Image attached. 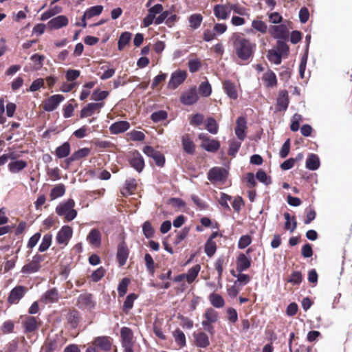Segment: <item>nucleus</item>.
<instances>
[{
	"mask_svg": "<svg viewBox=\"0 0 352 352\" xmlns=\"http://www.w3.org/2000/svg\"><path fill=\"white\" fill-rule=\"evenodd\" d=\"M232 45L236 56L241 61L250 63L254 58L256 43L251 39L234 34L232 37Z\"/></svg>",
	"mask_w": 352,
	"mask_h": 352,
	"instance_id": "obj_1",
	"label": "nucleus"
},
{
	"mask_svg": "<svg viewBox=\"0 0 352 352\" xmlns=\"http://www.w3.org/2000/svg\"><path fill=\"white\" fill-rule=\"evenodd\" d=\"M74 201L72 199H69L56 206V212L58 216H64L65 221H71L77 215V211L74 209Z\"/></svg>",
	"mask_w": 352,
	"mask_h": 352,
	"instance_id": "obj_2",
	"label": "nucleus"
},
{
	"mask_svg": "<svg viewBox=\"0 0 352 352\" xmlns=\"http://www.w3.org/2000/svg\"><path fill=\"white\" fill-rule=\"evenodd\" d=\"M286 23L279 25H270L269 28V33L274 39H283L288 41L289 38V31L293 28L290 26L291 22L287 21Z\"/></svg>",
	"mask_w": 352,
	"mask_h": 352,
	"instance_id": "obj_3",
	"label": "nucleus"
},
{
	"mask_svg": "<svg viewBox=\"0 0 352 352\" xmlns=\"http://www.w3.org/2000/svg\"><path fill=\"white\" fill-rule=\"evenodd\" d=\"M120 337L122 339V346L124 348L123 352H134L133 333L132 330L127 327H122L120 329Z\"/></svg>",
	"mask_w": 352,
	"mask_h": 352,
	"instance_id": "obj_4",
	"label": "nucleus"
},
{
	"mask_svg": "<svg viewBox=\"0 0 352 352\" xmlns=\"http://www.w3.org/2000/svg\"><path fill=\"white\" fill-rule=\"evenodd\" d=\"M44 260L43 256L36 254L31 261L24 265L21 270L23 274H30L37 272L41 268V262Z\"/></svg>",
	"mask_w": 352,
	"mask_h": 352,
	"instance_id": "obj_5",
	"label": "nucleus"
},
{
	"mask_svg": "<svg viewBox=\"0 0 352 352\" xmlns=\"http://www.w3.org/2000/svg\"><path fill=\"white\" fill-rule=\"evenodd\" d=\"M128 162L129 165L138 173H141L145 166L143 156L137 150H133L129 153Z\"/></svg>",
	"mask_w": 352,
	"mask_h": 352,
	"instance_id": "obj_6",
	"label": "nucleus"
},
{
	"mask_svg": "<svg viewBox=\"0 0 352 352\" xmlns=\"http://www.w3.org/2000/svg\"><path fill=\"white\" fill-rule=\"evenodd\" d=\"M41 325V322L38 317L26 316L22 322V326L25 333H30L37 331Z\"/></svg>",
	"mask_w": 352,
	"mask_h": 352,
	"instance_id": "obj_7",
	"label": "nucleus"
},
{
	"mask_svg": "<svg viewBox=\"0 0 352 352\" xmlns=\"http://www.w3.org/2000/svg\"><path fill=\"white\" fill-rule=\"evenodd\" d=\"M187 78V72L184 70H177L174 72L170 76L168 83V87L171 89H175L182 84Z\"/></svg>",
	"mask_w": 352,
	"mask_h": 352,
	"instance_id": "obj_8",
	"label": "nucleus"
},
{
	"mask_svg": "<svg viewBox=\"0 0 352 352\" xmlns=\"http://www.w3.org/2000/svg\"><path fill=\"white\" fill-rule=\"evenodd\" d=\"M143 152L148 157L153 158L157 166H164L165 164V157L161 152L155 150L151 146H144Z\"/></svg>",
	"mask_w": 352,
	"mask_h": 352,
	"instance_id": "obj_9",
	"label": "nucleus"
},
{
	"mask_svg": "<svg viewBox=\"0 0 352 352\" xmlns=\"http://www.w3.org/2000/svg\"><path fill=\"white\" fill-rule=\"evenodd\" d=\"M73 230L69 226H63L58 232L56 241L60 245H67L70 239L72 237Z\"/></svg>",
	"mask_w": 352,
	"mask_h": 352,
	"instance_id": "obj_10",
	"label": "nucleus"
},
{
	"mask_svg": "<svg viewBox=\"0 0 352 352\" xmlns=\"http://www.w3.org/2000/svg\"><path fill=\"white\" fill-rule=\"evenodd\" d=\"M67 326L72 329H76L81 321V316L80 312L75 309H69L65 315Z\"/></svg>",
	"mask_w": 352,
	"mask_h": 352,
	"instance_id": "obj_11",
	"label": "nucleus"
},
{
	"mask_svg": "<svg viewBox=\"0 0 352 352\" xmlns=\"http://www.w3.org/2000/svg\"><path fill=\"white\" fill-rule=\"evenodd\" d=\"M27 292V288L22 285L14 287L10 292L7 301L10 305L17 304L24 296Z\"/></svg>",
	"mask_w": 352,
	"mask_h": 352,
	"instance_id": "obj_12",
	"label": "nucleus"
},
{
	"mask_svg": "<svg viewBox=\"0 0 352 352\" xmlns=\"http://www.w3.org/2000/svg\"><path fill=\"white\" fill-rule=\"evenodd\" d=\"M65 99V97L60 94H55L46 99L43 104V108L45 111H53L59 104Z\"/></svg>",
	"mask_w": 352,
	"mask_h": 352,
	"instance_id": "obj_13",
	"label": "nucleus"
},
{
	"mask_svg": "<svg viewBox=\"0 0 352 352\" xmlns=\"http://www.w3.org/2000/svg\"><path fill=\"white\" fill-rule=\"evenodd\" d=\"M228 171L221 167L212 168L208 173V178L210 182H223L228 177Z\"/></svg>",
	"mask_w": 352,
	"mask_h": 352,
	"instance_id": "obj_14",
	"label": "nucleus"
},
{
	"mask_svg": "<svg viewBox=\"0 0 352 352\" xmlns=\"http://www.w3.org/2000/svg\"><path fill=\"white\" fill-rule=\"evenodd\" d=\"M104 105V102H91L84 107L81 111L80 116L81 118L89 117L95 113H100V109Z\"/></svg>",
	"mask_w": 352,
	"mask_h": 352,
	"instance_id": "obj_15",
	"label": "nucleus"
},
{
	"mask_svg": "<svg viewBox=\"0 0 352 352\" xmlns=\"http://www.w3.org/2000/svg\"><path fill=\"white\" fill-rule=\"evenodd\" d=\"M199 100L197 89L195 87L185 91L180 97V101L183 104L192 105Z\"/></svg>",
	"mask_w": 352,
	"mask_h": 352,
	"instance_id": "obj_16",
	"label": "nucleus"
},
{
	"mask_svg": "<svg viewBox=\"0 0 352 352\" xmlns=\"http://www.w3.org/2000/svg\"><path fill=\"white\" fill-rule=\"evenodd\" d=\"M129 250L124 241L118 245L116 258L120 267L124 265L129 257Z\"/></svg>",
	"mask_w": 352,
	"mask_h": 352,
	"instance_id": "obj_17",
	"label": "nucleus"
},
{
	"mask_svg": "<svg viewBox=\"0 0 352 352\" xmlns=\"http://www.w3.org/2000/svg\"><path fill=\"white\" fill-rule=\"evenodd\" d=\"M192 336L195 345L197 347L206 348L210 344L208 336L204 331L194 332Z\"/></svg>",
	"mask_w": 352,
	"mask_h": 352,
	"instance_id": "obj_18",
	"label": "nucleus"
},
{
	"mask_svg": "<svg viewBox=\"0 0 352 352\" xmlns=\"http://www.w3.org/2000/svg\"><path fill=\"white\" fill-rule=\"evenodd\" d=\"M236 123V126L234 129L235 134L240 140L243 141L246 137V119L243 116H240L237 118Z\"/></svg>",
	"mask_w": 352,
	"mask_h": 352,
	"instance_id": "obj_19",
	"label": "nucleus"
},
{
	"mask_svg": "<svg viewBox=\"0 0 352 352\" xmlns=\"http://www.w3.org/2000/svg\"><path fill=\"white\" fill-rule=\"evenodd\" d=\"M91 149L89 148H82L78 151L74 152L72 155L65 160L67 166H69L70 164L75 161H78L82 158H85L89 155Z\"/></svg>",
	"mask_w": 352,
	"mask_h": 352,
	"instance_id": "obj_20",
	"label": "nucleus"
},
{
	"mask_svg": "<svg viewBox=\"0 0 352 352\" xmlns=\"http://www.w3.org/2000/svg\"><path fill=\"white\" fill-rule=\"evenodd\" d=\"M68 18L65 15H59L49 21L47 25L52 30H58L68 25Z\"/></svg>",
	"mask_w": 352,
	"mask_h": 352,
	"instance_id": "obj_21",
	"label": "nucleus"
},
{
	"mask_svg": "<svg viewBox=\"0 0 352 352\" xmlns=\"http://www.w3.org/2000/svg\"><path fill=\"white\" fill-rule=\"evenodd\" d=\"M93 344L104 351L111 349V338L109 336H98L94 339Z\"/></svg>",
	"mask_w": 352,
	"mask_h": 352,
	"instance_id": "obj_22",
	"label": "nucleus"
},
{
	"mask_svg": "<svg viewBox=\"0 0 352 352\" xmlns=\"http://www.w3.org/2000/svg\"><path fill=\"white\" fill-rule=\"evenodd\" d=\"M59 299V294L56 288L54 287L46 292L41 298V301L45 304L53 303L58 302Z\"/></svg>",
	"mask_w": 352,
	"mask_h": 352,
	"instance_id": "obj_23",
	"label": "nucleus"
},
{
	"mask_svg": "<svg viewBox=\"0 0 352 352\" xmlns=\"http://www.w3.org/2000/svg\"><path fill=\"white\" fill-rule=\"evenodd\" d=\"M101 232L96 228L91 229L87 236V241L89 243L96 248H99L101 245Z\"/></svg>",
	"mask_w": 352,
	"mask_h": 352,
	"instance_id": "obj_24",
	"label": "nucleus"
},
{
	"mask_svg": "<svg viewBox=\"0 0 352 352\" xmlns=\"http://www.w3.org/2000/svg\"><path fill=\"white\" fill-rule=\"evenodd\" d=\"M130 127V124L127 121H118L113 123L109 131L111 134H119L126 131Z\"/></svg>",
	"mask_w": 352,
	"mask_h": 352,
	"instance_id": "obj_25",
	"label": "nucleus"
},
{
	"mask_svg": "<svg viewBox=\"0 0 352 352\" xmlns=\"http://www.w3.org/2000/svg\"><path fill=\"white\" fill-rule=\"evenodd\" d=\"M251 265V258L241 253L236 260V270L239 272L248 270Z\"/></svg>",
	"mask_w": 352,
	"mask_h": 352,
	"instance_id": "obj_26",
	"label": "nucleus"
},
{
	"mask_svg": "<svg viewBox=\"0 0 352 352\" xmlns=\"http://www.w3.org/2000/svg\"><path fill=\"white\" fill-rule=\"evenodd\" d=\"M137 189V182L135 179H129L125 181L124 186L121 190L124 196H128L135 193Z\"/></svg>",
	"mask_w": 352,
	"mask_h": 352,
	"instance_id": "obj_27",
	"label": "nucleus"
},
{
	"mask_svg": "<svg viewBox=\"0 0 352 352\" xmlns=\"http://www.w3.org/2000/svg\"><path fill=\"white\" fill-rule=\"evenodd\" d=\"M182 144L184 151L190 155H192L195 152V144L190 138L188 134H185L182 138Z\"/></svg>",
	"mask_w": 352,
	"mask_h": 352,
	"instance_id": "obj_28",
	"label": "nucleus"
},
{
	"mask_svg": "<svg viewBox=\"0 0 352 352\" xmlns=\"http://www.w3.org/2000/svg\"><path fill=\"white\" fill-rule=\"evenodd\" d=\"M289 105L288 92L286 90H282L279 92L277 98V107L279 111H285Z\"/></svg>",
	"mask_w": 352,
	"mask_h": 352,
	"instance_id": "obj_29",
	"label": "nucleus"
},
{
	"mask_svg": "<svg viewBox=\"0 0 352 352\" xmlns=\"http://www.w3.org/2000/svg\"><path fill=\"white\" fill-rule=\"evenodd\" d=\"M223 88L226 94L232 99L236 100L238 98V93L234 82L230 80H225L223 82Z\"/></svg>",
	"mask_w": 352,
	"mask_h": 352,
	"instance_id": "obj_30",
	"label": "nucleus"
},
{
	"mask_svg": "<svg viewBox=\"0 0 352 352\" xmlns=\"http://www.w3.org/2000/svg\"><path fill=\"white\" fill-rule=\"evenodd\" d=\"M264 84L267 87H273L277 84V78L275 73L269 69L263 76L262 78Z\"/></svg>",
	"mask_w": 352,
	"mask_h": 352,
	"instance_id": "obj_31",
	"label": "nucleus"
},
{
	"mask_svg": "<svg viewBox=\"0 0 352 352\" xmlns=\"http://www.w3.org/2000/svg\"><path fill=\"white\" fill-rule=\"evenodd\" d=\"M214 14L218 19H226L229 16V11L226 5H216L214 6Z\"/></svg>",
	"mask_w": 352,
	"mask_h": 352,
	"instance_id": "obj_32",
	"label": "nucleus"
},
{
	"mask_svg": "<svg viewBox=\"0 0 352 352\" xmlns=\"http://www.w3.org/2000/svg\"><path fill=\"white\" fill-rule=\"evenodd\" d=\"M93 296L90 294H84L79 296L78 305L80 307H91L94 306Z\"/></svg>",
	"mask_w": 352,
	"mask_h": 352,
	"instance_id": "obj_33",
	"label": "nucleus"
},
{
	"mask_svg": "<svg viewBox=\"0 0 352 352\" xmlns=\"http://www.w3.org/2000/svg\"><path fill=\"white\" fill-rule=\"evenodd\" d=\"M70 151V144L68 142H65L56 148L55 155L58 158H65L69 155Z\"/></svg>",
	"mask_w": 352,
	"mask_h": 352,
	"instance_id": "obj_34",
	"label": "nucleus"
},
{
	"mask_svg": "<svg viewBox=\"0 0 352 352\" xmlns=\"http://www.w3.org/2000/svg\"><path fill=\"white\" fill-rule=\"evenodd\" d=\"M210 304L215 308H222L225 305L223 298L219 294L212 293L208 296Z\"/></svg>",
	"mask_w": 352,
	"mask_h": 352,
	"instance_id": "obj_35",
	"label": "nucleus"
},
{
	"mask_svg": "<svg viewBox=\"0 0 352 352\" xmlns=\"http://www.w3.org/2000/svg\"><path fill=\"white\" fill-rule=\"evenodd\" d=\"M200 265L197 264L188 270L187 273L185 274L186 279L188 283L190 284L195 280L199 274V272H200Z\"/></svg>",
	"mask_w": 352,
	"mask_h": 352,
	"instance_id": "obj_36",
	"label": "nucleus"
},
{
	"mask_svg": "<svg viewBox=\"0 0 352 352\" xmlns=\"http://www.w3.org/2000/svg\"><path fill=\"white\" fill-rule=\"evenodd\" d=\"M137 298L138 295L134 293L129 294L126 296L122 306V311L125 314H129V311L133 307V302Z\"/></svg>",
	"mask_w": 352,
	"mask_h": 352,
	"instance_id": "obj_37",
	"label": "nucleus"
},
{
	"mask_svg": "<svg viewBox=\"0 0 352 352\" xmlns=\"http://www.w3.org/2000/svg\"><path fill=\"white\" fill-rule=\"evenodd\" d=\"M320 166V160L317 155L310 154L306 160V167L311 170H317Z\"/></svg>",
	"mask_w": 352,
	"mask_h": 352,
	"instance_id": "obj_38",
	"label": "nucleus"
},
{
	"mask_svg": "<svg viewBox=\"0 0 352 352\" xmlns=\"http://www.w3.org/2000/svg\"><path fill=\"white\" fill-rule=\"evenodd\" d=\"M201 146L208 152L214 153L220 148V142L217 140L210 139L209 141L201 143Z\"/></svg>",
	"mask_w": 352,
	"mask_h": 352,
	"instance_id": "obj_39",
	"label": "nucleus"
},
{
	"mask_svg": "<svg viewBox=\"0 0 352 352\" xmlns=\"http://www.w3.org/2000/svg\"><path fill=\"white\" fill-rule=\"evenodd\" d=\"M27 165V162L24 160H16L9 163L8 169L12 173H17L24 169Z\"/></svg>",
	"mask_w": 352,
	"mask_h": 352,
	"instance_id": "obj_40",
	"label": "nucleus"
},
{
	"mask_svg": "<svg viewBox=\"0 0 352 352\" xmlns=\"http://www.w3.org/2000/svg\"><path fill=\"white\" fill-rule=\"evenodd\" d=\"M276 40V44L274 49L280 52L283 57H287L289 53V47L286 43L287 41L283 39Z\"/></svg>",
	"mask_w": 352,
	"mask_h": 352,
	"instance_id": "obj_41",
	"label": "nucleus"
},
{
	"mask_svg": "<svg viewBox=\"0 0 352 352\" xmlns=\"http://www.w3.org/2000/svg\"><path fill=\"white\" fill-rule=\"evenodd\" d=\"M131 36L132 34L129 32H124L121 34L118 42V49L119 51H122L130 43Z\"/></svg>",
	"mask_w": 352,
	"mask_h": 352,
	"instance_id": "obj_42",
	"label": "nucleus"
},
{
	"mask_svg": "<svg viewBox=\"0 0 352 352\" xmlns=\"http://www.w3.org/2000/svg\"><path fill=\"white\" fill-rule=\"evenodd\" d=\"M283 56L280 52L274 48L267 51V59L275 65H280L281 63Z\"/></svg>",
	"mask_w": 352,
	"mask_h": 352,
	"instance_id": "obj_43",
	"label": "nucleus"
},
{
	"mask_svg": "<svg viewBox=\"0 0 352 352\" xmlns=\"http://www.w3.org/2000/svg\"><path fill=\"white\" fill-rule=\"evenodd\" d=\"M65 193V186L63 184L56 185L52 190L50 194V199L54 200L58 197L64 195Z\"/></svg>",
	"mask_w": 352,
	"mask_h": 352,
	"instance_id": "obj_44",
	"label": "nucleus"
},
{
	"mask_svg": "<svg viewBox=\"0 0 352 352\" xmlns=\"http://www.w3.org/2000/svg\"><path fill=\"white\" fill-rule=\"evenodd\" d=\"M284 218L285 219V229L293 232L297 227V222L295 217L294 216L292 218L289 213L285 212L284 214Z\"/></svg>",
	"mask_w": 352,
	"mask_h": 352,
	"instance_id": "obj_45",
	"label": "nucleus"
},
{
	"mask_svg": "<svg viewBox=\"0 0 352 352\" xmlns=\"http://www.w3.org/2000/svg\"><path fill=\"white\" fill-rule=\"evenodd\" d=\"M190 27L196 30L199 28L203 21V16L201 14H192L188 18Z\"/></svg>",
	"mask_w": 352,
	"mask_h": 352,
	"instance_id": "obj_46",
	"label": "nucleus"
},
{
	"mask_svg": "<svg viewBox=\"0 0 352 352\" xmlns=\"http://www.w3.org/2000/svg\"><path fill=\"white\" fill-rule=\"evenodd\" d=\"M252 28L261 34H265L267 31L269 32L267 25L261 20H253L252 22Z\"/></svg>",
	"mask_w": 352,
	"mask_h": 352,
	"instance_id": "obj_47",
	"label": "nucleus"
},
{
	"mask_svg": "<svg viewBox=\"0 0 352 352\" xmlns=\"http://www.w3.org/2000/svg\"><path fill=\"white\" fill-rule=\"evenodd\" d=\"M103 10L102 6H95L91 7L87 11H86L83 15V19L88 18L90 19L95 16H98L102 13Z\"/></svg>",
	"mask_w": 352,
	"mask_h": 352,
	"instance_id": "obj_48",
	"label": "nucleus"
},
{
	"mask_svg": "<svg viewBox=\"0 0 352 352\" xmlns=\"http://www.w3.org/2000/svg\"><path fill=\"white\" fill-rule=\"evenodd\" d=\"M206 129L212 134H217L219 130V126L213 118H208L206 120Z\"/></svg>",
	"mask_w": 352,
	"mask_h": 352,
	"instance_id": "obj_49",
	"label": "nucleus"
},
{
	"mask_svg": "<svg viewBox=\"0 0 352 352\" xmlns=\"http://www.w3.org/2000/svg\"><path fill=\"white\" fill-rule=\"evenodd\" d=\"M173 337L178 346L184 347L186 344V336L182 331L179 329H176L173 332Z\"/></svg>",
	"mask_w": 352,
	"mask_h": 352,
	"instance_id": "obj_50",
	"label": "nucleus"
},
{
	"mask_svg": "<svg viewBox=\"0 0 352 352\" xmlns=\"http://www.w3.org/2000/svg\"><path fill=\"white\" fill-rule=\"evenodd\" d=\"M199 93L203 97H208L212 93V87L208 80L201 82L199 86Z\"/></svg>",
	"mask_w": 352,
	"mask_h": 352,
	"instance_id": "obj_51",
	"label": "nucleus"
},
{
	"mask_svg": "<svg viewBox=\"0 0 352 352\" xmlns=\"http://www.w3.org/2000/svg\"><path fill=\"white\" fill-rule=\"evenodd\" d=\"M217 244L214 241L208 239L205 243L204 251L208 257H212L216 252Z\"/></svg>",
	"mask_w": 352,
	"mask_h": 352,
	"instance_id": "obj_52",
	"label": "nucleus"
},
{
	"mask_svg": "<svg viewBox=\"0 0 352 352\" xmlns=\"http://www.w3.org/2000/svg\"><path fill=\"white\" fill-rule=\"evenodd\" d=\"M52 240V235L50 233L43 236L42 242L39 245L38 251L43 252L46 251L51 245Z\"/></svg>",
	"mask_w": 352,
	"mask_h": 352,
	"instance_id": "obj_53",
	"label": "nucleus"
},
{
	"mask_svg": "<svg viewBox=\"0 0 352 352\" xmlns=\"http://www.w3.org/2000/svg\"><path fill=\"white\" fill-rule=\"evenodd\" d=\"M204 317L205 320L210 322L215 323L218 320V313L212 308H208L206 310Z\"/></svg>",
	"mask_w": 352,
	"mask_h": 352,
	"instance_id": "obj_54",
	"label": "nucleus"
},
{
	"mask_svg": "<svg viewBox=\"0 0 352 352\" xmlns=\"http://www.w3.org/2000/svg\"><path fill=\"white\" fill-rule=\"evenodd\" d=\"M109 95L107 91H100L99 89H95L91 94V100L95 101H102L106 99Z\"/></svg>",
	"mask_w": 352,
	"mask_h": 352,
	"instance_id": "obj_55",
	"label": "nucleus"
},
{
	"mask_svg": "<svg viewBox=\"0 0 352 352\" xmlns=\"http://www.w3.org/2000/svg\"><path fill=\"white\" fill-rule=\"evenodd\" d=\"M129 283L130 280L128 278H124L120 282L118 287V292L120 297H123L126 294Z\"/></svg>",
	"mask_w": 352,
	"mask_h": 352,
	"instance_id": "obj_56",
	"label": "nucleus"
},
{
	"mask_svg": "<svg viewBox=\"0 0 352 352\" xmlns=\"http://www.w3.org/2000/svg\"><path fill=\"white\" fill-rule=\"evenodd\" d=\"M302 280V275L299 271L293 272L287 279V282L292 285H300Z\"/></svg>",
	"mask_w": 352,
	"mask_h": 352,
	"instance_id": "obj_57",
	"label": "nucleus"
},
{
	"mask_svg": "<svg viewBox=\"0 0 352 352\" xmlns=\"http://www.w3.org/2000/svg\"><path fill=\"white\" fill-rule=\"evenodd\" d=\"M142 232L146 238L150 239L153 237L155 230L150 221H146L142 226Z\"/></svg>",
	"mask_w": 352,
	"mask_h": 352,
	"instance_id": "obj_58",
	"label": "nucleus"
},
{
	"mask_svg": "<svg viewBox=\"0 0 352 352\" xmlns=\"http://www.w3.org/2000/svg\"><path fill=\"white\" fill-rule=\"evenodd\" d=\"M167 112L164 110H160L153 113L151 116V119L154 122H159L165 120L167 118Z\"/></svg>",
	"mask_w": 352,
	"mask_h": 352,
	"instance_id": "obj_59",
	"label": "nucleus"
},
{
	"mask_svg": "<svg viewBox=\"0 0 352 352\" xmlns=\"http://www.w3.org/2000/svg\"><path fill=\"white\" fill-rule=\"evenodd\" d=\"M144 261L148 272L151 274H153L155 272V262L150 254H145Z\"/></svg>",
	"mask_w": 352,
	"mask_h": 352,
	"instance_id": "obj_60",
	"label": "nucleus"
},
{
	"mask_svg": "<svg viewBox=\"0 0 352 352\" xmlns=\"http://www.w3.org/2000/svg\"><path fill=\"white\" fill-rule=\"evenodd\" d=\"M106 272L105 269L103 267H100L91 274V278L94 282H98L104 276Z\"/></svg>",
	"mask_w": 352,
	"mask_h": 352,
	"instance_id": "obj_61",
	"label": "nucleus"
},
{
	"mask_svg": "<svg viewBox=\"0 0 352 352\" xmlns=\"http://www.w3.org/2000/svg\"><path fill=\"white\" fill-rule=\"evenodd\" d=\"M225 264L224 258L220 257L217 259L214 263V268L218 272V280L220 281L222 278L223 265Z\"/></svg>",
	"mask_w": 352,
	"mask_h": 352,
	"instance_id": "obj_62",
	"label": "nucleus"
},
{
	"mask_svg": "<svg viewBox=\"0 0 352 352\" xmlns=\"http://www.w3.org/2000/svg\"><path fill=\"white\" fill-rule=\"evenodd\" d=\"M305 213L306 217L304 220V223L305 224H309L313 220L315 219L316 216V210L313 208H311V207L307 208L305 210Z\"/></svg>",
	"mask_w": 352,
	"mask_h": 352,
	"instance_id": "obj_63",
	"label": "nucleus"
},
{
	"mask_svg": "<svg viewBox=\"0 0 352 352\" xmlns=\"http://www.w3.org/2000/svg\"><path fill=\"white\" fill-rule=\"evenodd\" d=\"M302 117L298 113H295L292 118L290 129L292 131H297L300 128V122L302 121Z\"/></svg>",
	"mask_w": 352,
	"mask_h": 352,
	"instance_id": "obj_64",
	"label": "nucleus"
}]
</instances>
